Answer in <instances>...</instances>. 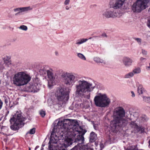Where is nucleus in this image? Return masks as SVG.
Returning <instances> with one entry per match:
<instances>
[{"mask_svg": "<svg viewBox=\"0 0 150 150\" xmlns=\"http://www.w3.org/2000/svg\"><path fill=\"white\" fill-rule=\"evenodd\" d=\"M125 112L122 107H118L115 109L113 112L114 120L111 121L108 129L110 132H116L121 128L126 126L128 123L127 120L123 118Z\"/></svg>", "mask_w": 150, "mask_h": 150, "instance_id": "1", "label": "nucleus"}, {"mask_svg": "<svg viewBox=\"0 0 150 150\" xmlns=\"http://www.w3.org/2000/svg\"><path fill=\"white\" fill-rule=\"evenodd\" d=\"M125 0H110L109 2V8H106L101 12L102 16L104 18H115L120 16L117 12L114 11L110 8L115 10L121 9L123 7Z\"/></svg>", "mask_w": 150, "mask_h": 150, "instance_id": "2", "label": "nucleus"}, {"mask_svg": "<svg viewBox=\"0 0 150 150\" xmlns=\"http://www.w3.org/2000/svg\"><path fill=\"white\" fill-rule=\"evenodd\" d=\"M70 92L69 89L68 88H64L61 87H59L56 89L55 94L57 97V99L54 100L51 99H49L47 103L49 106H51L52 104L55 105L58 103V101H63L64 102L67 101L69 99V93Z\"/></svg>", "mask_w": 150, "mask_h": 150, "instance_id": "3", "label": "nucleus"}, {"mask_svg": "<svg viewBox=\"0 0 150 150\" xmlns=\"http://www.w3.org/2000/svg\"><path fill=\"white\" fill-rule=\"evenodd\" d=\"M31 78L24 71L18 72L13 77V83L16 86H21L27 84L30 80Z\"/></svg>", "mask_w": 150, "mask_h": 150, "instance_id": "4", "label": "nucleus"}, {"mask_svg": "<svg viewBox=\"0 0 150 150\" xmlns=\"http://www.w3.org/2000/svg\"><path fill=\"white\" fill-rule=\"evenodd\" d=\"M95 87L91 83L83 79L80 80L76 85V93L79 95H83L92 91Z\"/></svg>", "mask_w": 150, "mask_h": 150, "instance_id": "5", "label": "nucleus"}, {"mask_svg": "<svg viewBox=\"0 0 150 150\" xmlns=\"http://www.w3.org/2000/svg\"><path fill=\"white\" fill-rule=\"evenodd\" d=\"M25 118L22 115L21 112L17 111L14 115L12 116L10 120L11 129L16 131L18 129L24 125L23 122Z\"/></svg>", "mask_w": 150, "mask_h": 150, "instance_id": "6", "label": "nucleus"}, {"mask_svg": "<svg viewBox=\"0 0 150 150\" xmlns=\"http://www.w3.org/2000/svg\"><path fill=\"white\" fill-rule=\"evenodd\" d=\"M95 105L98 107L105 108L108 106L110 103V99L105 94L101 93L96 96L94 99Z\"/></svg>", "mask_w": 150, "mask_h": 150, "instance_id": "7", "label": "nucleus"}, {"mask_svg": "<svg viewBox=\"0 0 150 150\" xmlns=\"http://www.w3.org/2000/svg\"><path fill=\"white\" fill-rule=\"evenodd\" d=\"M61 77L64 83L69 86L71 87L76 81L74 74L72 72H64Z\"/></svg>", "mask_w": 150, "mask_h": 150, "instance_id": "8", "label": "nucleus"}, {"mask_svg": "<svg viewBox=\"0 0 150 150\" xmlns=\"http://www.w3.org/2000/svg\"><path fill=\"white\" fill-rule=\"evenodd\" d=\"M149 0H137L132 6V9L134 12L139 13L146 9Z\"/></svg>", "mask_w": 150, "mask_h": 150, "instance_id": "9", "label": "nucleus"}, {"mask_svg": "<svg viewBox=\"0 0 150 150\" xmlns=\"http://www.w3.org/2000/svg\"><path fill=\"white\" fill-rule=\"evenodd\" d=\"M47 73L48 78L49 79L48 86L49 88H51L53 86L56 84L58 76L55 74H54L51 70H47Z\"/></svg>", "mask_w": 150, "mask_h": 150, "instance_id": "10", "label": "nucleus"}, {"mask_svg": "<svg viewBox=\"0 0 150 150\" xmlns=\"http://www.w3.org/2000/svg\"><path fill=\"white\" fill-rule=\"evenodd\" d=\"M120 62L126 67H129L132 66L133 62L131 58L126 56L122 57Z\"/></svg>", "mask_w": 150, "mask_h": 150, "instance_id": "11", "label": "nucleus"}, {"mask_svg": "<svg viewBox=\"0 0 150 150\" xmlns=\"http://www.w3.org/2000/svg\"><path fill=\"white\" fill-rule=\"evenodd\" d=\"M32 84L33 85V92H38L39 90L40 87L41 86L40 81L39 79L36 78L33 81V82Z\"/></svg>", "mask_w": 150, "mask_h": 150, "instance_id": "12", "label": "nucleus"}, {"mask_svg": "<svg viewBox=\"0 0 150 150\" xmlns=\"http://www.w3.org/2000/svg\"><path fill=\"white\" fill-rule=\"evenodd\" d=\"M130 120L132 121L129 124L130 127L132 129L136 131L137 129H138V126L137 125V124L135 122V120L133 119V118L132 116L130 118Z\"/></svg>", "mask_w": 150, "mask_h": 150, "instance_id": "13", "label": "nucleus"}, {"mask_svg": "<svg viewBox=\"0 0 150 150\" xmlns=\"http://www.w3.org/2000/svg\"><path fill=\"white\" fill-rule=\"evenodd\" d=\"M137 92L139 95L142 94L145 92L146 90L142 85L139 84L137 86Z\"/></svg>", "mask_w": 150, "mask_h": 150, "instance_id": "14", "label": "nucleus"}, {"mask_svg": "<svg viewBox=\"0 0 150 150\" xmlns=\"http://www.w3.org/2000/svg\"><path fill=\"white\" fill-rule=\"evenodd\" d=\"M96 134L94 132H92L90 134V140L91 142H94L97 139Z\"/></svg>", "mask_w": 150, "mask_h": 150, "instance_id": "15", "label": "nucleus"}, {"mask_svg": "<svg viewBox=\"0 0 150 150\" xmlns=\"http://www.w3.org/2000/svg\"><path fill=\"white\" fill-rule=\"evenodd\" d=\"M134 75L140 74L141 72V68L139 67H137L132 70Z\"/></svg>", "mask_w": 150, "mask_h": 150, "instance_id": "16", "label": "nucleus"}, {"mask_svg": "<svg viewBox=\"0 0 150 150\" xmlns=\"http://www.w3.org/2000/svg\"><path fill=\"white\" fill-rule=\"evenodd\" d=\"M88 39L86 38H82L77 40L76 42V44L80 45L83 43L86 42Z\"/></svg>", "mask_w": 150, "mask_h": 150, "instance_id": "17", "label": "nucleus"}, {"mask_svg": "<svg viewBox=\"0 0 150 150\" xmlns=\"http://www.w3.org/2000/svg\"><path fill=\"white\" fill-rule=\"evenodd\" d=\"M5 63L7 64L8 65L11 64V62L10 60V57L8 56H6L4 57L3 59Z\"/></svg>", "mask_w": 150, "mask_h": 150, "instance_id": "18", "label": "nucleus"}, {"mask_svg": "<svg viewBox=\"0 0 150 150\" xmlns=\"http://www.w3.org/2000/svg\"><path fill=\"white\" fill-rule=\"evenodd\" d=\"M93 60L97 63H104V61L98 57H94L93 59Z\"/></svg>", "mask_w": 150, "mask_h": 150, "instance_id": "19", "label": "nucleus"}, {"mask_svg": "<svg viewBox=\"0 0 150 150\" xmlns=\"http://www.w3.org/2000/svg\"><path fill=\"white\" fill-rule=\"evenodd\" d=\"M134 76V74L132 71L127 74L124 76V78L126 79L130 78Z\"/></svg>", "mask_w": 150, "mask_h": 150, "instance_id": "20", "label": "nucleus"}, {"mask_svg": "<svg viewBox=\"0 0 150 150\" xmlns=\"http://www.w3.org/2000/svg\"><path fill=\"white\" fill-rule=\"evenodd\" d=\"M26 90L27 91L29 92H33L34 91L33 89V85L30 84L26 88Z\"/></svg>", "mask_w": 150, "mask_h": 150, "instance_id": "21", "label": "nucleus"}, {"mask_svg": "<svg viewBox=\"0 0 150 150\" xmlns=\"http://www.w3.org/2000/svg\"><path fill=\"white\" fill-rule=\"evenodd\" d=\"M139 115V112L138 111L134 112L132 117H134L133 119L137 120Z\"/></svg>", "mask_w": 150, "mask_h": 150, "instance_id": "22", "label": "nucleus"}, {"mask_svg": "<svg viewBox=\"0 0 150 150\" xmlns=\"http://www.w3.org/2000/svg\"><path fill=\"white\" fill-rule=\"evenodd\" d=\"M77 55L80 59L83 60H86V58L85 56L83 54L81 53H77Z\"/></svg>", "mask_w": 150, "mask_h": 150, "instance_id": "23", "label": "nucleus"}, {"mask_svg": "<svg viewBox=\"0 0 150 150\" xmlns=\"http://www.w3.org/2000/svg\"><path fill=\"white\" fill-rule=\"evenodd\" d=\"M32 8L30 6L21 8V12L26 11L32 10Z\"/></svg>", "mask_w": 150, "mask_h": 150, "instance_id": "24", "label": "nucleus"}, {"mask_svg": "<svg viewBox=\"0 0 150 150\" xmlns=\"http://www.w3.org/2000/svg\"><path fill=\"white\" fill-rule=\"evenodd\" d=\"M137 146H131L128 147L126 150H137Z\"/></svg>", "mask_w": 150, "mask_h": 150, "instance_id": "25", "label": "nucleus"}, {"mask_svg": "<svg viewBox=\"0 0 150 150\" xmlns=\"http://www.w3.org/2000/svg\"><path fill=\"white\" fill-rule=\"evenodd\" d=\"M143 98L144 101L149 103L150 101V96H143Z\"/></svg>", "mask_w": 150, "mask_h": 150, "instance_id": "26", "label": "nucleus"}, {"mask_svg": "<svg viewBox=\"0 0 150 150\" xmlns=\"http://www.w3.org/2000/svg\"><path fill=\"white\" fill-rule=\"evenodd\" d=\"M4 68V63L2 61L0 60V71H1Z\"/></svg>", "mask_w": 150, "mask_h": 150, "instance_id": "27", "label": "nucleus"}, {"mask_svg": "<svg viewBox=\"0 0 150 150\" xmlns=\"http://www.w3.org/2000/svg\"><path fill=\"white\" fill-rule=\"evenodd\" d=\"M35 128H33L31 129L28 132L27 134H35Z\"/></svg>", "mask_w": 150, "mask_h": 150, "instance_id": "28", "label": "nucleus"}, {"mask_svg": "<svg viewBox=\"0 0 150 150\" xmlns=\"http://www.w3.org/2000/svg\"><path fill=\"white\" fill-rule=\"evenodd\" d=\"M19 28L23 30L26 31L28 29V28L27 26L25 25H21Z\"/></svg>", "mask_w": 150, "mask_h": 150, "instance_id": "29", "label": "nucleus"}, {"mask_svg": "<svg viewBox=\"0 0 150 150\" xmlns=\"http://www.w3.org/2000/svg\"><path fill=\"white\" fill-rule=\"evenodd\" d=\"M39 114L42 117H44L45 115V112L43 110H40L39 111Z\"/></svg>", "mask_w": 150, "mask_h": 150, "instance_id": "30", "label": "nucleus"}, {"mask_svg": "<svg viewBox=\"0 0 150 150\" xmlns=\"http://www.w3.org/2000/svg\"><path fill=\"white\" fill-rule=\"evenodd\" d=\"M144 128L140 127H139V126H138V129H137V130H136V131L137 132H139L140 131L141 132H142L144 131Z\"/></svg>", "mask_w": 150, "mask_h": 150, "instance_id": "31", "label": "nucleus"}, {"mask_svg": "<svg viewBox=\"0 0 150 150\" xmlns=\"http://www.w3.org/2000/svg\"><path fill=\"white\" fill-rule=\"evenodd\" d=\"M135 40L137 41L139 45H141L142 43V40L141 39L139 38H135Z\"/></svg>", "mask_w": 150, "mask_h": 150, "instance_id": "32", "label": "nucleus"}, {"mask_svg": "<svg viewBox=\"0 0 150 150\" xmlns=\"http://www.w3.org/2000/svg\"><path fill=\"white\" fill-rule=\"evenodd\" d=\"M3 98L4 100L5 103L7 104L8 103L9 100L8 97L7 96H4Z\"/></svg>", "mask_w": 150, "mask_h": 150, "instance_id": "33", "label": "nucleus"}, {"mask_svg": "<svg viewBox=\"0 0 150 150\" xmlns=\"http://www.w3.org/2000/svg\"><path fill=\"white\" fill-rule=\"evenodd\" d=\"M146 24L147 26L150 29V17L148 18Z\"/></svg>", "mask_w": 150, "mask_h": 150, "instance_id": "34", "label": "nucleus"}, {"mask_svg": "<svg viewBox=\"0 0 150 150\" xmlns=\"http://www.w3.org/2000/svg\"><path fill=\"white\" fill-rule=\"evenodd\" d=\"M70 0H65L64 2V4L65 5H67L69 4Z\"/></svg>", "mask_w": 150, "mask_h": 150, "instance_id": "35", "label": "nucleus"}, {"mask_svg": "<svg viewBox=\"0 0 150 150\" xmlns=\"http://www.w3.org/2000/svg\"><path fill=\"white\" fill-rule=\"evenodd\" d=\"M139 60L141 62H144L145 61L146 59L145 58L141 57L140 58Z\"/></svg>", "mask_w": 150, "mask_h": 150, "instance_id": "36", "label": "nucleus"}, {"mask_svg": "<svg viewBox=\"0 0 150 150\" xmlns=\"http://www.w3.org/2000/svg\"><path fill=\"white\" fill-rule=\"evenodd\" d=\"M100 150H102L104 147V145L102 143H100Z\"/></svg>", "mask_w": 150, "mask_h": 150, "instance_id": "37", "label": "nucleus"}, {"mask_svg": "<svg viewBox=\"0 0 150 150\" xmlns=\"http://www.w3.org/2000/svg\"><path fill=\"white\" fill-rule=\"evenodd\" d=\"M14 11L15 12L16 11H21V8H17L14 9Z\"/></svg>", "mask_w": 150, "mask_h": 150, "instance_id": "38", "label": "nucleus"}, {"mask_svg": "<svg viewBox=\"0 0 150 150\" xmlns=\"http://www.w3.org/2000/svg\"><path fill=\"white\" fill-rule=\"evenodd\" d=\"M142 53L144 55H146L147 54V52L146 51L144 50H142Z\"/></svg>", "mask_w": 150, "mask_h": 150, "instance_id": "39", "label": "nucleus"}, {"mask_svg": "<svg viewBox=\"0 0 150 150\" xmlns=\"http://www.w3.org/2000/svg\"><path fill=\"white\" fill-rule=\"evenodd\" d=\"M146 69L147 70L150 71V63H149L146 66Z\"/></svg>", "mask_w": 150, "mask_h": 150, "instance_id": "40", "label": "nucleus"}, {"mask_svg": "<svg viewBox=\"0 0 150 150\" xmlns=\"http://www.w3.org/2000/svg\"><path fill=\"white\" fill-rule=\"evenodd\" d=\"M3 105V102L0 99V110L1 109Z\"/></svg>", "mask_w": 150, "mask_h": 150, "instance_id": "41", "label": "nucleus"}, {"mask_svg": "<svg viewBox=\"0 0 150 150\" xmlns=\"http://www.w3.org/2000/svg\"><path fill=\"white\" fill-rule=\"evenodd\" d=\"M102 36L103 37H107V35L105 33H104L102 34Z\"/></svg>", "mask_w": 150, "mask_h": 150, "instance_id": "42", "label": "nucleus"}, {"mask_svg": "<svg viewBox=\"0 0 150 150\" xmlns=\"http://www.w3.org/2000/svg\"><path fill=\"white\" fill-rule=\"evenodd\" d=\"M111 150H117V149L116 146H114L111 148Z\"/></svg>", "mask_w": 150, "mask_h": 150, "instance_id": "43", "label": "nucleus"}, {"mask_svg": "<svg viewBox=\"0 0 150 150\" xmlns=\"http://www.w3.org/2000/svg\"><path fill=\"white\" fill-rule=\"evenodd\" d=\"M131 94H132V97H135V94L134 93V92L133 91H132L131 92Z\"/></svg>", "mask_w": 150, "mask_h": 150, "instance_id": "44", "label": "nucleus"}, {"mask_svg": "<svg viewBox=\"0 0 150 150\" xmlns=\"http://www.w3.org/2000/svg\"><path fill=\"white\" fill-rule=\"evenodd\" d=\"M65 9L67 10H68L69 9V7L68 6H66L65 7Z\"/></svg>", "mask_w": 150, "mask_h": 150, "instance_id": "45", "label": "nucleus"}, {"mask_svg": "<svg viewBox=\"0 0 150 150\" xmlns=\"http://www.w3.org/2000/svg\"><path fill=\"white\" fill-rule=\"evenodd\" d=\"M87 99H89L90 98V95H88L86 96Z\"/></svg>", "mask_w": 150, "mask_h": 150, "instance_id": "46", "label": "nucleus"}, {"mask_svg": "<svg viewBox=\"0 0 150 150\" xmlns=\"http://www.w3.org/2000/svg\"><path fill=\"white\" fill-rule=\"evenodd\" d=\"M9 111L8 110H7L6 113V115H8V114L9 113Z\"/></svg>", "mask_w": 150, "mask_h": 150, "instance_id": "47", "label": "nucleus"}, {"mask_svg": "<svg viewBox=\"0 0 150 150\" xmlns=\"http://www.w3.org/2000/svg\"><path fill=\"white\" fill-rule=\"evenodd\" d=\"M95 6H96L95 5H91L90 6V7H91V8L94 7Z\"/></svg>", "mask_w": 150, "mask_h": 150, "instance_id": "48", "label": "nucleus"}, {"mask_svg": "<svg viewBox=\"0 0 150 150\" xmlns=\"http://www.w3.org/2000/svg\"><path fill=\"white\" fill-rule=\"evenodd\" d=\"M96 125H93V127H94V129H97V128L96 127Z\"/></svg>", "mask_w": 150, "mask_h": 150, "instance_id": "49", "label": "nucleus"}, {"mask_svg": "<svg viewBox=\"0 0 150 150\" xmlns=\"http://www.w3.org/2000/svg\"><path fill=\"white\" fill-rule=\"evenodd\" d=\"M38 146H36L35 147V150H36V149H37L38 148Z\"/></svg>", "mask_w": 150, "mask_h": 150, "instance_id": "50", "label": "nucleus"}, {"mask_svg": "<svg viewBox=\"0 0 150 150\" xmlns=\"http://www.w3.org/2000/svg\"><path fill=\"white\" fill-rule=\"evenodd\" d=\"M55 53H56V55H57V54H58V53H57V52H55Z\"/></svg>", "mask_w": 150, "mask_h": 150, "instance_id": "51", "label": "nucleus"}, {"mask_svg": "<svg viewBox=\"0 0 150 150\" xmlns=\"http://www.w3.org/2000/svg\"><path fill=\"white\" fill-rule=\"evenodd\" d=\"M148 11H149L150 12V8H149Z\"/></svg>", "mask_w": 150, "mask_h": 150, "instance_id": "52", "label": "nucleus"}, {"mask_svg": "<svg viewBox=\"0 0 150 150\" xmlns=\"http://www.w3.org/2000/svg\"><path fill=\"white\" fill-rule=\"evenodd\" d=\"M43 148H41L40 150H43Z\"/></svg>", "mask_w": 150, "mask_h": 150, "instance_id": "53", "label": "nucleus"}, {"mask_svg": "<svg viewBox=\"0 0 150 150\" xmlns=\"http://www.w3.org/2000/svg\"><path fill=\"white\" fill-rule=\"evenodd\" d=\"M91 38H92L90 37V38H89L88 39H91Z\"/></svg>", "mask_w": 150, "mask_h": 150, "instance_id": "54", "label": "nucleus"}, {"mask_svg": "<svg viewBox=\"0 0 150 150\" xmlns=\"http://www.w3.org/2000/svg\"><path fill=\"white\" fill-rule=\"evenodd\" d=\"M29 150H31L30 148L29 147Z\"/></svg>", "mask_w": 150, "mask_h": 150, "instance_id": "55", "label": "nucleus"}, {"mask_svg": "<svg viewBox=\"0 0 150 150\" xmlns=\"http://www.w3.org/2000/svg\"><path fill=\"white\" fill-rule=\"evenodd\" d=\"M147 120V117H146V120Z\"/></svg>", "mask_w": 150, "mask_h": 150, "instance_id": "56", "label": "nucleus"}]
</instances>
